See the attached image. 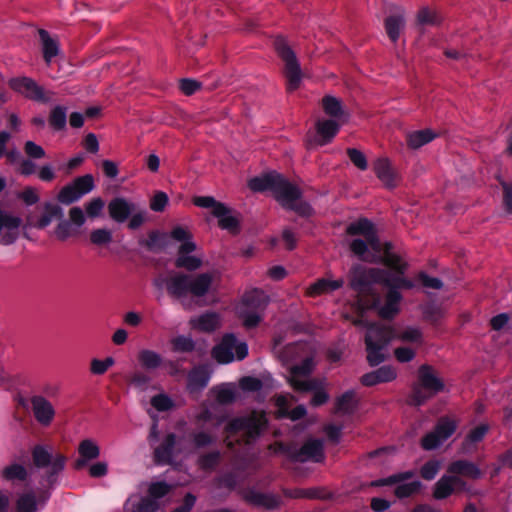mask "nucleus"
<instances>
[{"instance_id": "obj_9", "label": "nucleus", "mask_w": 512, "mask_h": 512, "mask_svg": "<svg viewBox=\"0 0 512 512\" xmlns=\"http://www.w3.org/2000/svg\"><path fill=\"white\" fill-rule=\"evenodd\" d=\"M171 237L181 243L176 266L187 270L198 269L202 265V258L197 255H190L196 249L195 243L191 240L190 233L182 227H176L172 230Z\"/></svg>"}, {"instance_id": "obj_6", "label": "nucleus", "mask_w": 512, "mask_h": 512, "mask_svg": "<svg viewBox=\"0 0 512 512\" xmlns=\"http://www.w3.org/2000/svg\"><path fill=\"white\" fill-rule=\"evenodd\" d=\"M392 340H394V336L391 326H379L376 324L368 326L365 343L367 359L370 365L376 366L385 359L383 350Z\"/></svg>"}, {"instance_id": "obj_27", "label": "nucleus", "mask_w": 512, "mask_h": 512, "mask_svg": "<svg viewBox=\"0 0 512 512\" xmlns=\"http://www.w3.org/2000/svg\"><path fill=\"white\" fill-rule=\"evenodd\" d=\"M79 459L76 461L75 466L81 469L88 461L94 460L100 455V447L92 439H84L78 446Z\"/></svg>"}, {"instance_id": "obj_46", "label": "nucleus", "mask_w": 512, "mask_h": 512, "mask_svg": "<svg viewBox=\"0 0 512 512\" xmlns=\"http://www.w3.org/2000/svg\"><path fill=\"white\" fill-rule=\"evenodd\" d=\"M216 217L218 218L219 225L222 229H226L232 233L237 231L239 220L227 206L224 205V212L221 216Z\"/></svg>"}, {"instance_id": "obj_19", "label": "nucleus", "mask_w": 512, "mask_h": 512, "mask_svg": "<svg viewBox=\"0 0 512 512\" xmlns=\"http://www.w3.org/2000/svg\"><path fill=\"white\" fill-rule=\"evenodd\" d=\"M9 84L13 90L29 99L37 101H48L51 98L50 92H45L41 86L37 85L30 78H14L10 80Z\"/></svg>"}, {"instance_id": "obj_29", "label": "nucleus", "mask_w": 512, "mask_h": 512, "mask_svg": "<svg viewBox=\"0 0 512 512\" xmlns=\"http://www.w3.org/2000/svg\"><path fill=\"white\" fill-rule=\"evenodd\" d=\"M406 24V18L404 11H398L385 20V30L388 37L393 41H397L400 37L401 32L404 30Z\"/></svg>"}, {"instance_id": "obj_3", "label": "nucleus", "mask_w": 512, "mask_h": 512, "mask_svg": "<svg viewBox=\"0 0 512 512\" xmlns=\"http://www.w3.org/2000/svg\"><path fill=\"white\" fill-rule=\"evenodd\" d=\"M315 363L311 356L305 357L301 365L292 366L287 375V381L290 386L299 392L313 391L311 404L319 406L328 400V394L322 388L321 383L316 379H309Z\"/></svg>"}, {"instance_id": "obj_12", "label": "nucleus", "mask_w": 512, "mask_h": 512, "mask_svg": "<svg viewBox=\"0 0 512 512\" xmlns=\"http://www.w3.org/2000/svg\"><path fill=\"white\" fill-rule=\"evenodd\" d=\"M33 463L36 467H49L48 477L46 479L47 485L51 486L53 483V477L64 469L65 457L62 455H56L52 457L49 448L37 445L32 449Z\"/></svg>"}, {"instance_id": "obj_17", "label": "nucleus", "mask_w": 512, "mask_h": 512, "mask_svg": "<svg viewBox=\"0 0 512 512\" xmlns=\"http://www.w3.org/2000/svg\"><path fill=\"white\" fill-rule=\"evenodd\" d=\"M375 485H394L395 495L399 498L408 497L420 489V482L412 479L410 473L393 475L386 479L375 482Z\"/></svg>"}, {"instance_id": "obj_14", "label": "nucleus", "mask_w": 512, "mask_h": 512, "mask_svg": "<svg viewBox=\"0 0 512 512\" xmlns=\"http://www.w3.org/2000/svg\"><path fill=\"white\" fill-rule=\"evenodd\" d=\"M344 122L333 119H319L315 124V135H307V144L312 146H323L330 143L338 133Z\"/></svg>"}, {"instance_id": "obj_25", "label": "nucleus", "mask_w": 512, "mask_h": 512, "mask_svg": "<svg viewBox=\"0 0 512 512\" xmlns=\"http://www.w3.org/2000/svg\"><path fill=\"white\" fill-rule=\"evenodd\" d=\"M295 460L319 462L323 459V445L319 440H309L295 454Z\"/></svg>"}, {"instance_id": "obj_20", "label": "nucleus", "mask_w": 512, "mask_h": 512, "mask_svg": "<svg viewBox=\"0 0 512 512\" xmlns=\"http://www.w3.org/2000/svg\"><path fill=\"white\" fill-rule=\"evenodd\" d=\"M465 489V482L452 474L442 476L435 484L433 496L436 499H445L453 493Z\"/></svg>"}, {"instance_id": "obj_50", "label": "nucleus", "mask_w": 512, "mask_h": 512, "mask_svg": "<svg viewBox=\"0 0 512 512\" xmlns=\"http://www.w3.org/2000/svg\"><path fill=\"white\" fill-rule=\"evenodd\" d=\"M171 486L162 481L152 482L148 488V499L157 502L158 499L169 493Z\"/></svg>"}, {"instance_id": "obj_7", "label": "nucleus", "mask_w": 512, "mask_h": 512, "mask_svg": "<svg viewBox=\"0 0 512 512\" xmlns=\"http://www.w3.org/2000/svg\"><path fill=\"white\" fill-rule=\"evenodd\" d=\"M266 418L262 412H252L248 417L233 419L227 427V445L232 446V437L240 435L248 443L257 437L266 425Z\"/></svg>"}, {"instance_id": "obj_31", "label": "nucleus", "mask_w": 512, "mask_h": 512, "mask_svg": "<svg viewBox=\"0 0 512 512\" xmlns=\"http://www.w3.org/2000/svg\"><path fill=\"white\" fill-rule=\"evenodd\" d=\"M343 284L344 281L342 279L333 280L330 278H322L311 284L307 288L306 293L308 296L316 297L322 294L333 292L341 288Z\"/></svg>"}, {"instance_id": "obj_21", "label": "nucleus", "mask_w": 512, "mask_h": 512, "mask_svg": "<svg viewBox=\"0 0 512 512\" xmlns=\"http://www.w3.org/2000/svg\"><path fill=\"white\" fill-rule=\"evenodd\" d=\"M31 407L35 419L43 426L51 424L55 417V409L50 401L43 396L31 398Z\"/></svg>"}, {"instance_id": "obj_11", "label": "nucleus", "mask_w": 512, "mask_h": 512, "mask_svg": "<svg viewBox=\"0 0 512 512\" xmlns=\"http://www.w3.org/2000/svg\"><path fill=\"white\" fill-rule=\"evenodd\" d=\"M248 354L246 343L237 341L233 335H226L222 342L213 349V357L222 364L233 360H242Z\"/></svg>"}, {"instance_id": "obj_44", "label": "nucleus", "mask_w": 512, "mask_h": 512, "mask_svg": "<svg viewBox=\"0 0 512 512\" xmlns=\"http://www.w3.org/2000/svg\"><path fill=\"white\" fill-rule=\"evenodd\" d=\"M174 444H175L174 436L169 435L166 438V442L163 447L155 448V458L159 463H171L172 462Z\"/></svg>"}, {"instance_id": "obj_8", "label": "nucleus", "mask_w": 512, "mask_h": 512, "mask_svg": "<svg viewBox=\"0 0 512 512\" xmlns=\"http://www.w3.org/2000/svg\"><path fill=\"white\" fill-rule=\"evenodd\" d=\"M46 485L35 488L32 484L24 485L15 493V512H38L46 503L49 495L44 489Z\"/></svg>"}, {"instance_id": "obj_33", "label": "nucleus", "mask_w": 512, "mask_h": 512, "mask_svg": "<svg viewBox=\"0 0 512 512\" xmlns=\"http://www.w3.org/2000/svg\"><path fill=\"white\" fill-rule=\"evenodd\" d=\"M374 170L377 177L387 187L396 185V174L386 158H380L374 163Z\"/></svg>"}, {"instance_id": "obj_47", "label": "nucleus", "mask_w": 512, "mask_h": 512, "mask_svg": "<svg viewBox=\"0 0 512 512\" xmlns=\"http://www.w3.org/2000/svg\"><path fill=\"white\" fill-rule=\"evenodd\" d=\"M489 430L487 424H480L470 431L464 442V448L470 450L476 443L480 442Z\"/></svg>"}, {"instance_id": "obj_57", "label": "nucleus", "mask_w": 512, "mask_h": 512, "mask_svg": "<svg viewBox=\"0 0 512 512\" xmlns=\"http://www.w3.org/2000/svg\"><path fill=\"white\" fill-rule=\"evenodd\" d=\"M395 358L402 363L409 362L414 359L416 350L411 347H398L394 350Z\"/></svg>"}, {"instance_id": "obj_5", "label": "nucleus", "mask_w": 512, "mask_h": 512, "mask_svg": "<svg viewBox=\"0 0 512 512\" xmlns=\"http://www.w3.org/2000/svg\"><path fill=\"white\" fill-rule=\"evenodd\" d=\"M267 304L268 300L263 291L251 289L243 295L235 311L246 328H253L261 322Z\"/></svg>"}, {"instance_id": "obj_49", "label": "nucleus", "mask_w": 512, "mask_h": 512, "mask_svg": "<svg viewBox=\"0 0 512 512\" xmlns=\"http://www.w3.org/2000/svg\"><path fill=\"white\" fill-rule=\"evenodd\" d=\"M114 364L115 360L113 357H106L105 359L93 358L90 362V372L93 375H103Z\"/></svg>"}, {"instance_id": "obj_15", "label": "nucleus", "mask_w": 512, "mask_h": 512, "mask_svg": "<svg viewBox=\"0 0 512 512\" xmlns=\"http://www.w3.org/2000/svg\"><path fill=\"white\" fill-rule=\"evenodd\" d=\"M22 219L15 213L0 206V244L9 245L20 235Z\"/></svg>"}, {"instance_id": "obj_38", "label": "nucleus", "mask_w": 512, "mask_h": 512, "mask_svg": "<svg viewBox=\"0 0 512 512\" xmlns=\"http://www.w3.org/2000/svg\"><path fill=\"white\" fill-rule=\"evenodd\" d=\"M39 36L42 43L44 59L49 63L59 52L58 43L55 39L51 38L45 30H40Z\"/></svg>"}, {"instance_id": "obj_18", "label": "nucleus", "mask_w": 512, "mask_h": 512, "mask_svg": "<svg viewBox=\"0 0 512 512\" xmlns=\"http://www.w3.org/2000/svg\"><path fill=\"white\" fill-rule=\"evenodd\" d=\"M456 429V422L451 419H441L435 430L427 434L422 439V447L426 450H432L443 444Z\"/></svg>"}, {"instance_id": "obj_58", "label": "nucleus", "mask_w": 512, "mask_h": 512, "mask_svg": "<svg viewBox=\"0 0 512 512\" xmlns=\"http://www.w3.org/2000/svg\"><path fill=\"white\" fill-rule=\"evenodd\" d=\"M348 155L352 163L360 170H366L368 167L365 155L357 149H349Z\"/></svg>"}, {"instance_id": "obj_37", "label": "nucleus", "mask_w": 512, "mask_h": 512, "mask_svg": "<svg viewBox=\"0 0 512 512\" xmlns=\"http://www.w3.org/2000/svg\"><path fill=\"white\" fill-rule=\"evenodd\" d=\"M211 395L220 404H227L235 400L237 389L233 384H223L211 390Z\"/></svg>"}, {"instance_id": "obj_28", "label": "nucleus", "mask_w": 512, "mask_h": 512, "mask_svg": "<svg viewBox=\"0 0 512 512\" xmlns=\"http://www.w3.org/2000/svg\"><path fill=\"white\" fill-rule=\"evenodd\" d=\"M190 326L194 330L211 332L221 326V318L216 313H204L190 319Z\"/></svg>"}, {"instance_id": "obj_55", "label": "nucleus", "mask_w": 512, "mask_h": 512, "mask_svg": "<svg viewBox=\"0 0 512 512\" xmlns=\"http://www.w3.org/2000/svg\"><path fill=\"white\" fill-rule=\"evenodd\" d=\"M441 464L439 461L431 460L421 468V476L426 480H432L438 474Z\"/></svg>"}, {"instance_id": "obj_60", "label": "nucleus", "mask_w": 512, "mask_h": 512, "mask_svg": "<svg viewBox=\"0 0 512 512\" xmlns=\"http://www.w3.org/2000/svg\"><path fill=\"white\" fill-rule=\"evenodd\" d=\"M69 222L74 227H81L85 223V213L80 207H73L69 210Z\"/></svg>"}, {"instance_id": "obj_4", "label": "nucleus", "mask_w": 512, "mask_h": 512, "mask_svg": "<svg viewBox=\"0 0 512 512\" xmlns=\"http://www.w3.org/2000/svg\"><path fill=\"white\" fill-rule=\"evenodd\" d=\"M217 272L203 273L195 277L173 274L166 280L167 291L178 298L188 293L194 296L205 295L217 280Z\"/></svg>"}, {"instance_id": "obj_39", "label": "nucleus", "mask_w": 512, "mask_h": 512, "mask_svg": "<svg viewBox=\"0 0 512 512\" xmlns=\"http://www.w3.org/2000/svg\"><path fill=\"white\" fill-rule=\"evenodd\" d=\"M138 360L142 367L148 370H154L162 364V357L156 351L142 349L138 353Z\"/></svg>"}, {"instance_id": "obj_34", "label": "nucleus", "mask_w": 512, "mask_h": 512, "mask_svg": "<svg viewBox=\"0 0 512 512\" xmlns=\"http://www.w3.org/2000/svg\"><path fill=\"white\" fill-rule=\"evenodd\" d=\"M290 399H292V397L288 395H280L276 398V405L278 407L279 416H287L291 420H298L306 414V409L303 405H300L289 411Z\"/></svg>"}, {"instance_id": "obj_42", "label": "nucleus", "mask_w": 512, "mask_h": 512, "mask_svg": "<svg viewBox=\"0 0 512 512\" xmlns=\"http://www.w3.org/2000/svg\"><path fill=\"white\" fill-rule=\"evenodd\" d=\"M79 234L76 227H74L69 221H61L53 230V237L59 241H66L69 238L75 237Z\"/></svg>"}, {"instance_id": "obj_62", "label": "nucleus", "mask_w": 512, "mask_h": 512, "mask_svg": "<svg viewBox=\"0 0 512 512\" xmlns=\"http://www.w3.org/2000/svg\"><path fill=\"white\" fill-rule=\"evenodd\" d=\"M20 197L27 205H33L39 201L38 192L33 187L25 188L20 194Z\"/></svg>"}, {"instance_id": "obj_63", "label": "nucleus", "mask_w": 512, "mask_h": 512, "mask_svg": "<svg viewBox=\"0 0 512 512\" xmlns=\"http://www.w3.org/2000/svg\"><path fill=\"white\" fill-rule=\"evenodd\" d=\"M25 152L32 158H42L45 156L44 149L32 141H27L25 144Z\"/></svg>"}, {"instance_id": "obj_43", "label": "nucleus", "mask_w": 512, "mask_h": 512, "mask_svg": "<svg viewBox=\"0 0 512 512\" xmlns=\"http://www.w3.org/2000/svg\"><path fill=\"white\" fill-rule=\"evenodd\" d=\"M357 404V398L353 391H347L341 395L336 402V409L338 412L347 414L351 413Z\"/></svg>"}, {"instance_id": "obj_54", "label": "nucleus", "mask_w": 512, "mask_h": 512, "mask_svg": "<svg viewBox=\"0 0 512 512\" xmlns=\"http://www.w3.org/2000/svg\"><path fill=\"white\" fill-rule=\"evenodd\" d=\"M151 405L158 411H167L173 407V401L166 394H158L152 397Z\"/></svg>"}, {"instance_id": "obj_22", "label": "nucleus", "mask_w": 512, "mask_h": 512, "mask_svg": "<svg viewBox=\"0 0 512 512\" xmlns=\"http://www.w3.org/2000/svg\"><path fill=\"white\" fill-rule=\"evenodd\" d=\"M1 478L9 482H23L25 485L32 484L30 479L29 465L20 461H12L0 472Z\"/></svg>"}, {"instance_id": "obj_16", "label": "nucleus", "mask_w": 512, "mask_h": 512, "mask_svg": "<svg viewBox=\"0 0 512 512\" xmlns=\"http://www.w3.org/2000/svg\"><path fill=\"white\" fill-rule=\"evenodd\" d=\"M419 382L420 387L428 391L427 397L436 394L443 390L444 384L438 377L437 373L430 366H422L419 369ZM426 399L422 396L419 390L415 391L414 402L419 405Z\"/></svg>"}, {"instance_id": "obj_64", "label": "nucleus", "mask_w": 512, "mask_h": 512, "mask_svg": "<svg viewBox=\"0 0 512 512\" xmlns=\"http://www.w3.org/2000/svg\"><path fill=\"white\" fill-rule=\"evenodd\" d=\"M240 387L244 391H256L261 388V382L254 377H244L240 380Z\"/></svg>"}, {"instance_id": "obj_40", "label": "nucleus", "mask_w": 512, "mask_h": 512, "mask_svg": "<svg viewBox=\"0 0 512 512\" xmlns=\"http://www.w3.org/2000/svg\"><path fill=\"white\" fill-rule=\"evenodd\" d=\"M393 336L394 339L411 344H420L422 342V332L416 327H406L399 332L393 329Z\"/></svg>"}, {"instance_id": "obj_53", "label": "nucleus", "mask_w": 512, "mask_h": 512, "mask_svg": "<svg viewBox=\"0 0 512 512\" xmlns=\"http://www.w3.org/2000/svg\"><path fill=\"white\" fill-rule=\"evenodd\" d=\"M104 205L105 203L101 198H93L85 204L86 214L91 218L98 217L102 213Z\"/></svg>"}, {"instance_id": "obj_45", "label": "nucleus", "mask_w": 512, "mask_h": 512, "mask_svg": "<svg viewBox=\"0 0 512 512\" xmlns=\"http://www.w3.org/2000/svg\"><path fill=\"white\" fill-rule=\"evenodd\" d=\"M172 350L177 353H187L193 351L195 343L189 336L179 335L170 340Z\"/></svg>"}, {"instance_id": "obj_41", "label": "nucleus", "mask_w": 512, "mask_h": 512, "mask_svg": "<svg viewBox=\"0 0 512 512\" xmlns=\"http://www.w3.org/2000/svg\"><path fill=\"white\" fill-rule=\"evenodd\" d=\"M193 203L202 208L211 209L214 216H221L224 212V204L217 202L213 197L210 196H198L193 199Z\"/></svg>"}, {"instance_id": "obj_24", "label": "nucleus", "mask_w": 512, "mask_h": 512, "mask_svg": "<svg viewBox=\"0 0 512 512\" xmlns=\"http://www.w3.org/2000/svg\"><path fill=\"white\" fill-rule=\"evenodd\" d=\"M134 205L124 198H115L108 205L109 215L113 220L122 223L134 212Z\"/></svg>"}, {"instance_id": "obj_30", "label": "nucleus", "mask_w": 512, "mask_h": 512, "mask_svg": "<svg viewBox=\"0 0 512 512\" xmlns=\"http://www.w3.org/2000/svg\"><path fill=\"white\" fill-rule=\"evenodd\" d=\"M448 473L460 479H462V477L477 479L481 476L480 469L474 463L468 461H456L451 463L448 467Z\"/></svg>"}, {"instance_id": "obj_51", "label": "nucleus", "mask_w": 512, "mask_h": 512, "mask_svg": "<svg viewBox=\"0 0 512 512\" xmlns=\"http://www.w3.org/2000/svg\"><path fill=\"white\" fill-rule=\"evenodd\" d=\"M50 125L55 129H62L66 124V109L60 106L55 107L50 115Z\"/></svg>"}, {"instance_id": "obj_59", "label": "nucleus", "mask_w": 512, "mask_h": 512, "mask_svg": "<svg viewBox=\"0 0 512 512\" xmlns=\"http://www.w3.org/2000/svg\"><path fill=\"white\" fill-rule=\"evenodd\" d=\"M416 280L426 288L440 289L442 287V282L438 278L430 277L424 272L418 273Z\"/></svg>"}, {"instance_id": "obj_52", "label": "nucleus", "mask_w": 512, "mask_h": 512, "mask_svg": "<svg viewBox=\"0 0 512 512\" xmlns=\"http://www.w3.org/2000/svg\"><path fill=\"white\" fill-rule=\"evenodd\" d=\"M169 202V198L165 192L158 191L150 201V209L155 212H162Z\"/></svg>"}, {"instance_id": "obj_35", "label": "nucleus", "mask_w": 512, "mask_h": 512, "mask_svg": "<svg viewBox=\"0 0 512 512\" xmlns=\"http://www.w3.org/2000/svg\"><path fill=\"white\" fill-rule=\"evenodd\" d=\"M62 217V210L59 206L46 203L43 207L42 215L35 222L34 226L38 229H44L49 226L53 220Z\"/></svg>"}, {"instance_id": "obj_32", "label": "nucleus", "mask_w": 512, "mask_h": 512, "mask_svg": "<svg viewBox=\"0 0 512 512\" xmlns=\"http://www.w3.org/2000/svg\"><path fill=\"white\" fill-rule=\"evenodd\" d=\"M322 107L326 115L330 116V119L338 120L346 123L348 116L345 113L341 101L334 96L327 95L322 99Z\"/></svg>"}, {"instance_id": "obj_13", "label": "nucleus", "mask_w": 512, "mask_h": 512, "mask_svg": "<svg viewBox=\"0 0 512 512\" xmlns=\"http://www.w3.org/2000/svg\"><path fill=\"white\" fill-rule=\"evenodd\" d=\"M94 189V178L90 174L76 178L72 183L64 186L58 194V200L63 204H70L79 200L83 195Z\"/></svg>"}, {"instance_id": "obj_36", "label": "nucleus", "mask_w": 512, "mask_h": 512, "mask_svg": "<svg viewBox=\"0 0 512 512\" xmlns=\"http://www.w3.org/2000/svg\"><path fill=\"white\" fill-rule=\"evenodd\" d=\"M435 137L436 133L430 129L413 131L407 134V143L410 148L418 149L431 142Z\"/></svg>"}, {"instance_id": "obj_56", "label": "nucleus", "mask_w": 512, "mask_h": 512, "mask_svg": "<svg viewBox=\"0 0 512 512\" xmlns=\"http://www.w3.org/2000/svg\"><path fill=\"white\" fill-rule=\"evenodd\" d=\"M91 242L96 245L107 244L111 241V232L107 229H96L90 234Z\"/></svg>"}, {"instance_id": "obj_1", "label": "nucleus", "mask_w": 512, "mask_h": 512, "mask_svg": "<svg viewBox=\"0 0 512 512\" xmlns=\"http://www.w3.org/2000/svg\"><path fill=\"white\" fill-rule=\"evenodd\" d=\"M350 250L361 260L383 262L395 271L392 275L381 269H364L360 266L351 271V286L357 291V310L363 312L375 308L382 318H393L400 310L401 295L397 289H411L415 282L404 277L407 263L392 251L388 243L382 244L373 224L359 219L346 229Z\"/></svg>"}, {"instance_id": "obj_48", "label": "nucleus", "mask_w": 512, "mask_h": 512, "mask_svg": "<svg viewBox=\"0 0 512 512\" xmlns=\"http://www.w3.org/2000/svg\"><path fill=\"white\" fill-rule=\"evenodd\" d=\"M439 22L438 14L435 10L428 7L421 8L416 15V24L418 26L436 25Z\"/></svg>"}, {"instance_id": "obj_23", "label": "nucleus", "mask_w": 512, "mask_h": 512, "mask_svg": "<svg viewBox=\"0 0 512 512\" xmlns=\"http://www.w3.org/2000/svg\"><path fill=\"white\" fill-rule=\"evenodd\" d=\"M396 377V369L390 365H385L375 371L363 375L361 381L366 386H373L379 383L393 381Z\"/></svg>"}, {"instance_id": "obj_2", "label": "nucleus", "mask_w": 512, "mask_h": 512, "mask_svg": "<svg viewBox=\"0 0 512 512\" xmlns=\"http://www.w3.org/2000/svg\"><path fill=\"white\" fill-rule=\"evenodd\" d=\"M248 186L253 191L271 190L282 206L293 209L301 215L311 213L310 206L300 200L299 189L276 172L253 178L249 181Z\"/></svg>"}, {"instance_id": "obj_10", "label": "nucleus", "mask_w": 512, "mask_h": 512, "mask_svg": "<svg viewBox=\"0 0 512 512\" xmlns=\"http://www.w3.org/2000/svg\"><path fill=\"white\" fill-rule=\"evenodd\" d=\"M275 49L285 64V75L288 80V89L290 91L297 89L302 80V72L294 51L288 46L283 38H277L275 40Z\"/></svg>"}, {"instance_id": "obj_26", "label": "nucleus", "mask_w": 512, "mask_h": 512, "mask_svg": "<svg viewBox=\"0 0 512 512\" xmlns=\"http://www.w3.org/2000/svg\"><path fill=\"white\" fill-rule=\"evenodd\" d=\"M211 371L207 366L193 368L188 374L187 388L191 393L204 389L210 380Z\"/></svg>"}, {"instance_id": "obj_61", "label": "nucleus", "mask_w": 512, "mask_h": 512, "mask_svg": "<svg viewBox=\"0 0 512 512\" xmlns=\"http://www.w3.org/2000/svg\"><path fill=\"white\" fill-rule=\"evenodd\" d=\"M146 221V212L144 210H136L134 205V212L130 214L129 228L136 229Z\"/></svg>"}]
</instances>
